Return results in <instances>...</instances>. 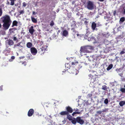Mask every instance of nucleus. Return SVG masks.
<instances>
[{
    "mask_svg": "<svg viewBox=\"0 0 125 125\" xmlns=\"http://www.w3.org/2000/svg\"><path fill=\"white\" fill-rule=\"evenodd\" d=\"M11 58L12 59H14L15 58V57L14 56H12L11 57Z\"/></svg>",
    "mask_w": 125,
    "mask_h": 125,
    "instance_id": "48",
    "label": "nucleus"
},
{
    "mask_svg": "<svg viewBox=\"0 0 125 125\" xmlns=\"http://www.w3.org/2000/svg\"><path fill=\"white\" fill-rule=\"evenodd\" d=\"M113 67V65L112 64H110L108 67H107L106 68V70L107 71H109L110 70L111 68H112Z\"/></svg>",
    "mask_w": 125,
    "mask_h": 125,
    "instance_id": "20",
    "label": "nucleus"
},
{
    "mask_svg": "<svg viewBox=\"0 0 125 125\" xmlns=\"http://www.w3.org/2000/svg\"><path fill=\"white\" fill-rule=\"evenodd\" d=\"M10 0L11 1L10 5H13L14 4V0Z\"/></svg>",
    "mask_w": 125,
    "mask_h": 125,
    "instance_id": "28",
    "label": "nucleus"
},
{
    "mask_svg": "<svg viewBox=\"0 0 125 125\" xmlns=\"http://www.w3.org/2000/svg\"><path fill=\"white\" fill-rule=\"evenodd\" d=\"M2 14V11L1 9H0V17Z\"/></svg>",
    "mask_w": 125,
    "mask_h": 125,
    "instance_id": "40",
    "label": "nucleus"
},
{
    "mask_svg": "<svg viewBox=\"0 0 125 125\" xmlns=\"http://www.w3.org/2000/svg\"><path fill=\"white\" fill-rule=\"evenodd\" d=\"M68 64H65V66L66 67L67 66H68Z\"/></svg>",
    "mask_w": 125,
    "mask_h": 125,
    "instance_id": "51",
    "label": "nucleus"
},
{
    "mask_svg": "<svg viewBox=\"0 0 125 125\" xmlns=\"http://www.w3.org/2000/svg\"><path fill=\"white\" fill-rule=\"evenodd\" d=\"M11 29H10V30H10H10H11Z\"/></svg>",
    "mask_w": 125,
    "mask_h": 125,
    "instance_id": "56",
    "label": "nucleus"
},
{
    "mask_svg": "<svg viewBox=\"0 0 125 125\" xmlns=\"http://www.w3.org/2000/svg\"><path fill=\"white\" fill-rule=\"evenodd\" d=\"M6 41L8 42V44L10 46L14 44L13 42L10 39L7 40Z\"/></svg>",
    "mask_w": 125,
    "mask_h": 125,
    "instance_id": "10",
    "label": "nucleus"
},
{
    "mask_svg": "<svg viewBox=\"0 0 125 125\" xmlns=\"http://www.w3.org/2000/svg\"><path fill=\"white\" fill-rule=\"evenodd\" d=\"M67 118L70 121H71L73 119L72 116L68 115H67Z\"/></svg>",
    "mask_w": 125,
    "mask_h": 125,
    "instance_id": "22",
    "label": "nucleus"
},
{
    "mask_svg": "<svg viewBox=\"0 0 125 125\" xmlns=\"http://www.w3.org/2000/svg\"><path fill=\"white\" fill-rule=\"evenodd\" d=\"M77 122L81 125L83 124L84 121V120L81 119L80 117H78L76 118Z\"/></svg>",
    "mask_w": 125,
    "mask_h": 125,
    "instance_id": "5",
    "label": "nucleus"
},
{
    "mask_svg": "<svg viewBox=\"0 0 125 125\" xmlns=\"http://www.w3.org/2000/svg\"><path fill=\"white\" fill-rule=\"evenodd\" d=\"M124 87L125 88V84L124 85Z\"/></svg>",
    "mask_w": 125,
    "mask_h": 125,
    "instance_id": "54",
    "label": "nucleus"
},
{
    "mask_svg": "<svg viewBox=\"0 0 125 125\" xmlns=\"http://www.w3.org/2000/svg\"><path fill=\"white\" fill-rule=\"evenodd\" d=\"M93 47L87 45L81 47L80 51L81 54L83 55V53H89L93 49Z\"/></svg>",
    "mask_w": 125,
    "mask_h": 125,
    "instance_id": "2",
    "label": "nucleus"
},
{
    "mask_svg": "<svg viewBox=\"0 0 125 125\" xmlns=\"http://www.w3.org/2000/svg\"><path fill=\"white\" fill-rule=\"evenodd\" d=\"M36 25H35V26H34V27H36Z\"/></svg>",
    "mask_w": 125,
    "mask_h": 125,
    "instance_id": "55",
    "label": "nucleus"
},
{
    "mask_svg": "<svg viewBox=\"0 0 125 125\" xmlns=\"http://www.w3.org/2000/svg\"><path fill=\"white\" fill-rule=\"evenodd\" d=\"M102 111H97V114H101L102 113Z\"/></svg>",
    "mask_w": 125,
    "mask_h": 125,
    "instance_id": "39",
    "label": "nucleus"
},
{
    "mask_svg": "<svg viewBox=\"0 0 125 125\" xmlns=\"http://www.w3.org/2000/svg\"><path fill=\"white\" fill-rule=\"evenodd\" d=\"M2 86H0V90H2Z\"/></svg>",
    "mask_w": 125,
    "mask_h": 125,
    "instance_id": "47",
    "label": "nucleus"
},
{
    "mask_svg": "<svg viewBox=\"0 0 125 125\" xmlns=\"http://www.w3.org/2000/svg\"><path fill=\"white\" fill-rule=\"evenodd\" d=\"M25 65H26V64H25L24 65H25Z\"/></svg>",
    "mask_w": 125,
    "mask_h": 125,
    "instance_id": "59",
    "label": "nucleus"
},
{
    "mask_svg": "<svg viewBox=\"0 0 125 125\" xmlns=\"http://www.w3.org/2000/svg\"><path fill=\"white\" fill-rule=\"evenodd\" d=\"M24 12L23 10H21L20 12V14H23L24 13Z\"/></svg>",
    "mask_w": 125,
    "mask_h": 125,
    "instance_id": "38",
    "label": "nucleus"
},
{
    "mask_svg": "<svg viewBox=\"0 0 125 125\" xmlns=\"http://www.w3.org/2000/svg\"><path fill=\"white\" fill-rule=\"evenodd\" d=\"M27 4L25 2H23L22 3L23 7H25L27 5Z\"/></svg>",
    "mask_w": 125,
    "mask_h": 125,
    "instance_id": "35",
    "label": "nucleus"
},
{
    "mask_svg": "<svg viewBox=\"0 0 125 125\" xmlns=\"http://www.w3.org/2000/svg\"><path fill=\"white\" fill-rule=\"evenodd\" d=\"M36 14V13L34 11H33V12H32V14L33 15H35V14Z\"/></svg>",
    "mask_w": 125,
    "mask_h": 125,
    "instance_id": "46",
    "label": "nucleus"
},
{
    "mask_svg": "<svg viewBox=\"0 0 125 125\" xmlns=\"http://www.w3.org/2000/svg\"><path fill=\"white\" fill-rule=\"evenodd\" d=\"M88 41H90L94 40V38L93 37H89L87 39Z\"/></svg>",
    "mask_w": 125,
    "mask_h": 125,
    "instance_id": "26",
    "label": "nucleus"
},
{
    "mask_svg": "<svg viewBox=\"0 0 125 125\" xmlns=\"http://www.w3.org/2000/svg\"><path fill=\"white\" fill-rule=\"evenodd\" d=\"M125 52L124 51H122L120 52L121 54H123Z\"/></svg>",
    "mask_w": 125,
    "mask_h": 125,
    "instance_id": "45",
    "label": "nucleus"
},
{
    "mask_svg": "<svg viewBox=\"0 0 125 125\" xmlns=\"http://www.w3.org/2000/svg\"><path fill=\"white\" fill-rule=\"evenodd\" d=\"M32 46V44L31 42H28L26 44V46L28 48H31Z\"/></svg>",
    "mask_w": 125,
    "mask_h": 125,
    "instance_id": "11",
    "label": "nucleus"
},
{
    "mask_svg": "<svg viewBox=\"0 0 125 125\" xmlns=\"http://www.w3.org/2000/svg\"><path fill=\"white\" fill-rule=\"evenodd\" d=\"M13 40L15 41H16V42H18V40L17 38L15 37H14L13 38Z\"/></svg>",
    "mask_w": 125,
    "mask_h": 125,
    "instance_id": "33",
    "label": "nucleus"
},
{
    "mask_svg": "<svg viewBox=\"0 0 125 125\" xmlns=\"http://www.w3.org/2000/svg\"><path fill=\"white\" fill-rule=\"evenodd\" d=\"M102 88L104 90H106L107 89L105 85L103 86Z\"/></svg>",
    "mask_w": 125,
    "mask_h": 125,
    "instance_id": "34",
    "label": "nucleus"
},
{
    "mask_svg": "<svg viewBox=\"0 0 125 125\" xmlns=\"http://www.w3.org/2000/svg\"><path fill=\"white\" fill-rule=\"evenodd\" d=\"M1 25L0 23V28H1Z\"/></svg>",
    "mask_w": 125,
    "mask_h": 125,
    "instance_id": "53",
    "label": "nucleus"
},
{
    "mask_svg": "<svg viewBox=\"0 0 125 125\" xmlns=\"http://www.w3.org/2000/svg\"><path fill=\"white\" fill-rule=\"evenodd\" d=\"M87 0H82V1L84 3H85L86 2V1Z\"/></svg>",
    "mask_w": 125,
    "mask_h": 125,
    "instance_id": "42",
    "label": "nucleus"
},
{
    "mask_svg": "<svg viewBox=\"0 0 125 125\" xmlns=\"http://www.w3.org/2000/svg\"><path fill=\"white\" fill-rule=\"evenodd\" d=\"M21 43V42H19V43H18L16 44H15L14 45V47L15 48L19 46L20 48H21L22 47V46L20 45V44Z\"/></svg>",
    "mask_w": 125,
    "mask_h": 125,
    "instance_id": "19",
    "label": "nucleus"
},
{
    "mask_svg": "<svg viewBox=\"0 0 125 125\" xmlns=\"http://www.w3.org/2000/svg\"><path fill=\"white\" fill-rule=\"evenodd\" d=\"M31 20L34 23H36L37 22L36 20L34 18L31 17Z\"/></svg>",
    "mask_w": 125,
    "mask_h": 125,
    "instance_id": "24",
    "label": "nucleus"
},
{
    "mask_svg": "<svg viewBox=\"0 0 125 125\" xmlns=\"http://www.w3.org/2000/svg\"><path fill=\"white\" fill-rule=\"evenodd\" d=\"M66 109L67 111L70 113H72L73 112L72 109L69 107H67Z\"/></svg>",
    "mask_w": 125,
    "mask_h": 125,
    "instance_id": "14",
    "label": "nucleus"
},
{
    "mask_svg": "<svg viewBox=\"0 0 125 125\" xmlns=\"http://www.w3.org/2000/svg\"><path fill=\"white\" fill-rule=\"evenodd\" d=\"M67 68H69V67H68V66H67Z\"/></svg>",
    "mask_w": 125,
    "mask_h": 125,
    "instance_id": "57",
    "label": "nucleus"
},
{
    "mask_svg": "<svg viewBox=\"0 0 125 125\" xmlns=\"http://www.w3.org/2000/svg\"><path fill=\"white\" fill-rule=\"evenodd\" d=\"M54 24V23L52 21L50 23V25L51 26H53Z\"/></svg>",
    "mask_w": 125,
    "mask_h": 125,
    "instance_id": "36",
    "label": "nucleus"
},
{
    "mask_svg": "<svg viewBox=\"0 0 125 125\" xmlns=\"http://www.w3.org/2000/svg\"><path fill=\"white\" fill-rule=\"evenodd\" d=\"M122 12L123 14H125V6L123 7V9L122 10Z\"/></svg>",
    "mask_w": 125,
    "mask_h": 125,
    "instance_id": "29",
    "label": "nucleus"
},
{
    "mask_svg": "<svg viewBox=\"0 0 125 125\" xmlns=\"http://www.w3.org/2000/svg\"><path fill=\"white\" fill-rule=\"evenodd\" d=\"M62 35L65 36H67L68 34V32L67 31L64 30L62 32Z\"/></svg>",
    "mask_w": 125,
    "mask_h": 125,
    "instance_id": "9",
    "label": "nucleus"
},
{
    "mask_svg": "<svg viewBox=\"0 0 125 125\" xmlns=\"http://www.w3.org/2000/svg\"><path fill=\"white\" fill-rule=\"evenodd\" d=\"M108 110V109H103L102 110V112H106Z\"/></svg>",
    "mask_w": 125,
    "mask_h": 125,
    "instance_id": "37",
    "label": "nucleus"
},
{
    "mask_svg": "<svg viewBox=\"0 0 125 125\" xmlns=\"http://www.w3.org/2000/svg\"><path fill=\"white\" fill-rule=\"evenodd\" d=\"M34 113V110L33 109H31L28 113V115L29 116H32Z\"/></svg>",
    "mask_w": 125,
    "mask_h": 125,
    "instance_id": "7",
    "label": "nucleus"
},
{
    "mask_svg": "<svg viewBox=\"0 0 125 125\" xmlns=\"http://www.w3.org/2000/svg\"><path fill=\"white\" fill-rule=\"evenodd\" d=\"M125 20V18L124 17H122L120 19V21H121L122 22H124Z\"/></svg>",
    "mask_w": 125,
    "mask_h": 125,
    "instance_id": "30",
    "label": "nucleus"
},
{
    "mask_svg": "<svg viewBox=\"0 0 125 125\" xmlns=\"http://www.w3.org/2000/svg\"><path fill=\"white\" fill-rule=\"evenodd\" d=\"M2 22L4 23L3 26L5 30L8 29L12 22L10 16L5 15L1 18Z\"/></svg>",
    "mask_w": 125,
    "mask_h": 125,
    "instance_id": "1",
    "label": "nucleus"
},
{
    "mask_svg": "<svg viewBox=\"0 0 125 125\" xmlns=\"http://www.w3.org/2000/svg\"><path fill=\"white\" fill-rule=\"evenodd\" d=\"M89 77H90L91 78H93V76L91 74H90L89 75Z\"/></svg>",
    "mask_w": 125,
    "mask_h": 125,
    "instance_id": "44",
    "label": "nucleus"
},
{
    "mask_svg": "<svg viewBox=\"0 0 125 125\" xmlns=\"http://www.w3.org/2000/svg\"><path fill=\"white\" fill-rule=\"evenodd\" d=\"M24 57H20V59H21V58H24Z\"/></svg>",
    "mask_w": 125,
    "mask_h": 125,
    "instance_id": "50",
    "label": "nucleus"
},
{
    "mask_svg": "<svg viewBox=\"0 0 125 125\" xmlns=\"http://www.w3.org/2000/svg\"><path fill=\"white\" fill-rule=\"evenodd\" d=\"M119 104L120 106H123L124 104H125V101H120L119 103Z\"/></svg>",
    "mask_w": 125,
    "mask_h": 125,
    "instance_id": "21",
    "label": "nucleus"
},
{
    "mask_svg": "<svg viewBox=\"0 0 125 125\" xmlns=\"http://www.w3.org/2000/svg\"><path fill=\"white\" fill-rule=\"evenodd\" d=\"M81 113L80 112H73L72 114V115L73 116H75V115L76 114H79Z\"/></svg>",
    "mask_w": 125,
    "mask_h": 125,
    "instance_id": "23",
    "label": "nucleus"
},
{
    "mask_svg": "<svg viewBox=\"0 0 125 125\" xmlns=\"http://www.w3.org/2000/svg\"><path fill=\"white\" fill-rule=\"evenodd\" d=\"M75 111H78V110L77 109H75Z\"/></svg>",
    "mask_w": 125,
    "mask_h": 125,
    "instance_id": "52",
    "label": "nucleus"
},
{
    "mask_svg": "<svg viewBox=\"0 0 125 125\" xmlns=\"http://www.w3.org/2000/svg\"><path fill=\"white\" fill-rule=\"evenodd\" d=\"M71 73L73 74H75V75H76L79 73V71L77 70H74L71 72Z\"/></svg>",
    "mask_w": 125,
    "mask_h": 125,
    "instance_id": "16",
    "label": "nucleus"
},
{
    "mask_svg": "<svg viewBox=\"0 0 125 125\" xmlns=\"http://www.w3.org/2000/svg\"><path fill=\"white\" fill-rule=\"evenodd\" d=\"M18 23V22L16 21H14L12 22V27H13L14 26H17V24Z\"/></svg>",
    "mask_w": 125,
    "mask_h": 125,
    "instance_id": "15",
    "label": "nucleus"
},
{
    "mask_svg": "<svg viewBox=\"0 0 125 125\" xmlns=\"http://www.w3.org/2000/svg\"><path fill=\"white\" fill-rule=\"evenodd\" d=\"M34 31V30L33 29V27L32 26H31L29 30V31L30 33L32 35L33 34Z\"/></svg>",
    "mask_w": 125,
    "mask_h": 125,
    "instance_id": "8",
    "label": "nucleus"
},
{
    "mask_svg": "<svg viewBox=\"0 0 125 125\" xmlns=\"http://www.w3.org/2000/svg\"><path fill=\"white\" fill-rule=\"evenodd\" d=\"M88 21H85L84 22V23L85 24H87L88 23Z\"/></svg>",
    "mask_w": 125,
    "mask_h": 125,
    "instance_id": "43",
    "label": "nucleus"
},
{
    "mask_svg": "<svg viewBox=\"0 0 125 125\" xmlns=\"http://www.w3.org/2000/svg\"><path fill=\"white\" fill-rule=\"evenodd\" d=\"M68 114V112L66 111H64L61 112L60 114L62 115H67Z\"/></svg>",
    "mask_w": 125,
    "mask_h": 125,
    "instance_id": "17",
    "label": "nucleus"
},
{
    "mask_svg": "<svg viewBox=\"0 0 125 125\" xmlns=\"http://www.w3.org/2000/svg\"><path fill=\"white\" fill-rule=\"evenodd\" d=\"M108 103V100L107 99H105L104 101V103L106 104H107Z\"/></svg>",
    "mask_w": 125,
    "mask_h": 125,
    "instance_id": "31",
    "label": "nucleus"
},
{
    "mask_svg": "<svg viewBox=\"0 0 125 125\" xmlns=\"http://www.w3.org/2000/svg\"><path fill=\"white\" fill-rule=\"evenodd\" d=\"M40 43L41 45H40V48L41 49V51L43 52L46 50V48L47 47V45L43 44L42 42H40Z\"/></svg>",
    "mask_w": 125,
    "mask_h": 125,
    "instance_id": "4",
    "label": "nucleus"
},
{
    "mask_svg": "<svg viewBox=\"0 0 125 125\" xmlns=\"http://www.w3.org/2000/svg\"><path fill=\"white\" fill-rule=\"evenodd\" d=\"M95 6L93 2L91 1H88L86 7L89 10H92L94 7Z\"/></svg>",
    "mask_w": 125,
    "mask_h": 125,
    "instance_id": "3",
    "label": "nucleus"
},
{
    "mask_svg": "<svg viewBox=\"0 0 125 125\" xmlns=\"http://www.w3.org/2000/svg\"><path fill=\"white\" fill-rule=\"evenodd\" d=\"M77 35L78 38L81 39V38L84 37V36L83 35H82L79 34H77Z\"/></svg>",
    "mask_w": 125,
    "mask_h": 125,
    "instance_id": "25",
    "label": "nucleus"
},
{
    "mask_svg": "<svg viewBox=\"0 0 125 125\" xmlns=\"http://www.w3.org/2000/svg\"><path fill=\"white\" fill-rule=\"evenodd\" d=\"M96 26V24L94 22H93L92 23V27L93 30H94Z\"/></svg>",
    "mask_w": 125,
    "mask_h": 125,
    "instance_id": "13",
    "label": "nucleus"
},
{
    "mask_svg": "<svg viewBox=\"0 0 125 125\" xmlns=\"http://www.w3.org/2000/svg\"><path fill=\"white\" fill-rule=\"evenodd\" d=\"M30 50L31 53L33 55H35L37 52V49L34 47L31 48Z\"/></svg>",
    "mask_w": 125,
    "mask_h": 125,
    "instance_id": "6",
    "label": "nucleus"
},
{
    "mask_svg": "<svg viewBox=\"0 0 125 125\" xmlns=\"http://www.w3.org/2000/svg\"><path fill=\"white\" fill-rule=\"evenodd\" d=\"M92 94L91 93L90 94H88V95H87V96H88V97H91L92 96Z\"/></svg>",
    "mask_w": 125,
    "mask_h": 125,
    "instance_id": "41",
    "label": "nucleus"
},
{
    "mask_svg": "<svg viewBox=\"0 0 125 125\" xmlns=\"http://www.w3.org/2000/svg\"><path fill=\"white\" fill-rule=\"evenodd\" d=\"M78 63V62L75 61L72 62V65H77Z\"/></svg>",
    "mask_w": 125,
    "mask_h": 125,
    "instance_id": "27",
    "label": "nucleus"
},
{
    "mask_svg": "<svg viewBox=\"0 0 125 125\" xmlns=\"http://www.w3.org/2000/svg\"><path fill=\"white\" fill-rule=\"evenodd\" d=\"M119 75L121 77H122V75H123V74L122 73H121L120 74H119Z\"/></svg>",
    "mask_w": 125,
    "mask_h": 125,
    "instance_id": "49",
    "label": "nucleus"
},
{
    "mask_svg": "<svg viewBox=\"0 0 125 125\" xmlns=\"http://www.w3.org/2000/svg\"><path fill=\"white\" fill-rule=\"evenodd\" d=\"M50 116V117H51V116L50 115V116Z\"/></svg>",
    "mask_w": 125,
    "mask_h": 125,
    "instance_id": "58",
    "label": "nucleus"
},
{
    "mask_svg": "<svg viewBox=\"0 0 125 125\" xmlns=\"http://www.w3.org/2000/svg\"><path fill=\"white\" fill-rule=\"evenodd\" d=\"M72 123L73 124H75L77 123V119L75 118H73L71 120Z\"/></svg>",
    "mask_w": 125,
    "mask_h": 125,
    "instance_id": "12",
    "label": "nucleus"
},
{
    "mask_svg": "<svg viewBox=\"0 0 125 125\" xmlns=\"http://www.w3.org/2000/svg\"><path fill=\"white\" fill-rule=\"evenodd\" d=\"M89 61H90V62H91L93 61L95 59V58H94L93 57V56H90L89 57V58L88 59Z\"/></svg>",
    "mask_w": 125,
    "mask_h": 125,
    "instance_id": "18",
    "label": "nucleus"
},
{
    "mask_svg": "<svg viewBox=\"0 0 125 125\" xmlns=\"http://www.w3.org/2000/svg\"><path fill=\"white\" fill-rule=\"evenodd\" d=\"M120 90L122 92L124 93L125 92V88H121V89Z\"/></svg>",
    "mask_w": 125,
    "mask_h": 125,
    "instance_id": "32",
    "label": "nucleus"
}]
</instances>
